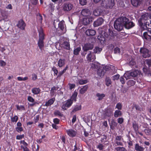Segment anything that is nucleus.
<instances>
[{"label": "nucleus", "mask_w": 151, "mask_h": 151, "mask_svg": "<svg viewBox=\"0 0 151 151\" xmlns=\"http://www.w3.org/2000/svg\"><path fill=\"white\" fill-rule=\"evenodd\" d=\"M39 34V40L37 42V45L40 49L41 50L44 47V40L45 39V34L42 27L38 29Z\"/></svg>", "instance_id": "obj_1"}, {"label": "nucleus", "mask_w": 151, "mask_h": 151, "mask_svg": "<svg viewBox=\"0 0 151 151\" xmlns=\"http://www.w3.org/2000/svg\"><path fill=\"white\" fill-rule=\"evenodd\" d=\"M124 17H121L118 18L114 22V26L115 29L118 31L122 30L124 26L123 21L125 19Z\"/></svg>", "instance_id": "obj_2"}, {"label": "nucleus", "mask_w": 151, "mask_h": 151, "mask_svg": "<svg viewBox=\"0 0 151 151\" xmlns=\"http://www.w3.org/2000/svg\"><path fill=\"white\" fill-rule=\"evenodd\" d=\"M53 25L56 30V31L54 33L56 34V32L59 31L58 29H60L61 30L65 32L66 31V29H65V25L64 22L61 21L58 22V21L55 20L53 23Z\"/></svg>", "instance_id": "obj_3"}, {"label": "nucleus", "mask_w": 151, "mask_h": 151, "mask_svg": "<svg viewBox=\"0 0 151 151\" xmlns=\"http://www.w3.org/2000/svg\"><path fill=\"white\" fill-rule=\"evenodd\" d=\"M114 0H104L101 3L102 6L106 9H112L115 5Z\"/></svg>", "instance_id": "obj_4"}, {"label": "nucleus", "mask_w": 151, "mask_h": 151, "mask_svg": "<svg viewBox=\"0 0 151 151\" xmlns=\"http://www.w3.org/2000/svg\"><path fill=\"white\" fill-rule=\"evenodd\" d=\"M149 17L148 14L145 13L142 15L140 19L138 20V23L140 27L144 25V24H146L147 23V20Z\"/></svg>", "instance_id": "obj_5"}, {"label": "nucleus", "mask_w": 151, "mask_h": 151, "mask_svg": "<svg viewBox=\"0 0 151 151\" xmlns=\"http://www.w3.org/2000/svg\"><path fill=\"white\" fill-rule=\"evenodd\" d=\"M125 19L123 21L124 26L127 29H130L134 26L135 24L133 22L129 21V19L126 17H124Z\"/></svg>", "instance_id": "obj_6"}, {"label": "nucleus", "mask_w": 151, "mask_h": 151, "mask_svg": "<svg viewBox=\"0 0 151 151\" xmlns=\"http://www.w3.org/2000/svg\"><path fill=\"white\" fill-rule=\"evenodd\" d=\"M62 9L65 12H68L71 10L73 7L72 4L69 2L64 3L62 6Z\"/></svg>", "instance_id": "obj_7"}, {"label": "nucleus", "mask_w": 151, "mask_h": 151, "mask_svg": "<svg viewBox=\"0 0 151 151\" xmlns=\"http://www.w3.org/2000/svg\"><path fill=\"white\" fill-rule=\"evenodd\" d=\"M86 58L87 61L89 62H93L96 59L95 55L93 52L91 51H89L88 52Z\"/></svg>", "instance_id": "obj_8"}, {"label": "nucleus", "mask_w": 151, "mask_h": 151, "mask_svg": "<svg viewBox=\"0 0 151 151\" xmlns=\"http://www.w3.org/2000/svg\"><path fill=\"white\" fill-rule=\"evenodd\" d=\"M108 33L105 32L104 31H101V34L103 37H104L106 38H111V37L114 35L113 32L110 29L108 30Z\"/></svg>", "instance_id": "obj_9"}, {"label": "nucleus", "mask_w": 151, "mask_h": 151, "mask_svg": "<svg viewBox=\"0 0 151 151\" xmlns=\"http://www.w3.org/2000/svg\"><path fill=\"white\" fill-rule=\"evenodd\" d=\"M140 52L144 58L149 57L150 56L149 50L145 48H141L140 50Z\"/></svg>", "instance_id": "obj_10"}, {"label": "nucleus", "mask_w": 151, "mask_h": 151, "mask_svg": "<svg viewBox=\"0 0 151 151\" xmlns=\"http://www.w3.org/2000/svg\"><path fill=\"white\" fill-rule=\"evenodd\" d=\"M93 45L91 43H87L84 44L82 47L84 51H87L88 50H92L93 48Z\"/></svg>", "instance_id": "obj_11"}, {"label": "nucleus", "mask_w": 151, "mask_h": 151, "mask_svg": "<svg viewBox=\"0 0 151 151\" xmlns=\"http://www.w3.org/2000/svg\"><path fill=\"white\" fill-rule=\"evenodd\" d=\"M113 109L110 107H108L105 110L104 114L105 116L110 117L113 115Z\"/></svg>", "instance_id": "obj_12"}, {"label": "nucleus", "mask_w": 151, "mask_h": 151, "mask_svg": "<svg viewBox=\"0 0 151 151\" xmlns=\"http://www.w3.org/2000/svg\"><path fill=\"white\" fill-rule=\"evenodd\" d=\"M92 22V18L91 17H86L83 18L82 24L84 25H86Z\"/></svg>", "instance_id": "obj_13"}, {"label": "nucleus", "mask_w": 151, "mask_h": 151, "mask_svg": "<svg viewBox=\"0 0 151 151\" xmlns=\"http://www.w3.org/2000/svg\"><path fill=\"white\" fill-rule=\"evenodd\" d=\"M17 25L20 29L24 30L25 29L26 24L23 19H20L18 21Z\"/></svg>", "instance_id": "obj_14"}, {"label": "nucleus", "mask_w": 151, "mask_h": 151, "mask_svg": "<svg viewBox=\"0 0 151 151\" xmlns=\"http://www.w3.org/2000/svg\"><path fill=\"white\" fill-rule=\"evenodd\" d=\"M66 132L69 137H75L77 134L76 132L72 129L66 130Z\"/></svg>", "instance_id": "obj_15"}, {"label": "nucleus", "mask_w": 151, "mask_h": 151, "mask_svg": "<svg viewBox=\"0 0 151 151\" xmlns=\"http://www.w3.org/2000/svg\"><path fill=\"white\" fill-rule=\"evenodd\" d=\"M103 22V19L101 17H99L94 22L93 25L95 27H98L101 25Z\"/></svg>", "instance_id": "obj_16"}, {"label": "nucleus", "mask_w": 151, "mask_h": 151, "mask_svg": "<svg viewBox=\"0 0 151 151\" xmlns=\"http://www.w3.org/2000/svg\"><path fill=\"white\" fill-rule=\"evenodd\" d=\"M27 100L29 102L32 103V104L28 103L29 106H30L33 107L37 104L36 102H35V99L31 96H28Z\"/></svg>", "instance_id": "obj_17"}, {"label": "nucleus", "mask_w": 151, "mask_h": 151, "mask_svg": "<svg viewBox=\"0 0 151 151\" xmlns=\"http://www.w3.org/2000/svg\"><path fill=\"white\" fill-rule=\"evenodd\" d=\"M81 14L83 16L88 17L91 14L90 10L86 9H83L82 10Z\"/></svg>", "instance_id": "obj_18"}, {"label": "nucleus", "mask_w": 151, "mask_h": 151, "mask_svg": "<svg viewBox=\"0 0 151 151\" xmlns=\"http://www.w3.org/2000/svg\"><path fill=\"white\" fill-rule=\"evenodd\" d=\"M140 28L142 31H143L147 29L148 30H149V29L151 30V23H149V22H148L147 23H146V24H144L143 26L140 27Z\"/></svg>", "instance_id": "obj_19"}, {"label": "nucleus", "mask_w": 151, "mask_h": 151, "mask_svg": "<svg viewBox=\"0 0 151 151\" xmlns=\"http://www.w3.org/2000/svg\"><path fill=\"white\" fill-rule=\"evenodd\" d=\"M86 35L88 36H94L96 33V31L93 29H88L86 31Z\"/></svg>", "instance_id": "obj_20"}, {"label": "nucleus", "mask_w": 151, "mask_h": 151, "mask_svg": "<svg viewBox=\"0 0 151 151\" xmlns=\"http://www.w3.org/2000/svg\"><path fill=\"white\" fill-rule=\"evenodd\" d=\"M55 101V98H52L47 101L44 106H48L52 104Z\"/></svg>", "instance_id": "obj_21"}, {"label": "nucleus", "mask_w": 151, "mask_h": 151, "mask_svg": "<svg viewBox=\"0 0 151 151\" xmlns=\"http://www.w3.org/2000/svg\"><path fill=\"white\" fill-rule=\"evenodd\" d=\"M134 149L136 151H144L145 148L140 145L138 143H136L135 144Z\"/></svg>", "instance_id": "obj_22"}, {"label": "nucleus", "mask_w": 151, "mask_h": 151, "mask_svg": "<svg viewBox=\"0 0 151 151\" xmlns=\"http://www.w3.org/2000/svg\"><path fill=\"white\" fill-rule=\"evenodd\" d=\"M65 64V60L64 59L60 58L59 59L58 62V66L61 68L64 66Z\"/></svg>", "instance_id": "obj_23"}, {"label": "nucleus", "mask_w": 151, "mask_h": 151, "mask_svg": "<svg viewBox=\"0 0 151 151\" xmlns=\"http://www.w3.org/2000/svg\"><path fill=\"white\" fill-rule=\"evenodd\" d=\"M132 4L135 6H137L141 4V0H131Z\"/></svg>", "instance_id": "obj_24"}, {"label": "nucleus", "mask_w": 151, "mask_h": 151, "mask_svg": "<svg viewBox=\"0 0 151 151\" xmlns=\"http://www.w3.org/2000/svg\"><path fill=\"white\" fill-rule=\"evenodd\" d=\"M131 73L132 72L131 71H127L124 74L123 76L126 80L131 78L132 77Z\"/></svg>", "instance_id": "obj_25"}, {"label": "nucleus", "mask_w": 151, "mask_h": 151, "mask_svg": "<svg viewBox=\"0 0 151 151\" xmlns=\"http://www.w3.org/2000/svg\"><path fill=\"white\" fill-rule=\"evenodd\" d=\"M88 88V86L87 85L83 86V87L79 90L80 93L81 94H84L87 91Z\"/></svg>", "instance_id": "obj_26"}, {"label": "nucleus", "mask_w": 151, "mask_h": 151, "mask_svg": "<svg viewBox=\"0 0 151 151\" xmlns=\"http://www.w3.org/2000/svg\"><path fill=\"white\" fill-rule=\"evenodd\" d=\"M63 48L67 50L70 49V44L69 42L67 41L64 42L63 44Z\"/></svg>", "instance_id": "obj_27"}, {"label": "nucleus", "mask_w": 151, "mask_h": 151, "mask_svg": "<svg viewBox=\"0 0 151 151\" xmlns=\"http://www.w3.org/2000/svg\"><path fill=\"white\" fill-rule=\"evenodd\" d=\"M40 91L41 90L39 88H34L32 90V93L35 95H37L39 94Z\"/></svg>", "instance_id": "obj_28"}, {"label": "nucleus", "mask_w": 151, "mask_h": 151, "mask_svg": "<svg viewBox=\"0 0 151 151\" xmlns=\"http://www.w3.org/2000/svg\"><path fill=\"white\" fill-rule=\"evenodd\" d=\"M148 34L147 32H144L143 34V38L146 40L151 39V31H150Z\"/></svg>", "instance_id": "obj_29"}, {"label": "nucleus", "mask_w": 151, "mask_h": 151, "mask_svg": "<svg viewBox=\"0 0 151 151\" xmlns=\"http://www.w3.org/2000/svg\"><path fill=\"white\" fill-rule=\"evenodd\" d=\"M105 84L107 86H109L111 84L112 82L109 77H106L105 79Z\"/></svg>", "instance_id": "obj_30"}, {"label": "nucleus", "mask_w": 151, "mask_h": 151, "mask_svg": "<svg viewBox=\"0 0 151 151\" xmlns=\"http://www.w3.org/2000/svg\"><path fill=\"white\" fill-rule=\"evenodd\" d=\"M122 115V111L120 110H116L114 114V116L115 117L117 118L121 116Z\"/></svg>", "instance_id": "obj_31"}, {"label": "nucleus", "mask_w": 151, "mask_h": 151, "mask_svg": "<svg viewBox=\"0 0 151 151\" xmlns=\"http://www.w3.org/2000/svg\"><path fill=\"white\" fill-rule=\"evenodd\" d=\"M98 38L100 41L101 43L102 44L104 43L106 39V38L102 36V34H101L100 35L98 36Z\"/></svg>", "instance_id": "obj_32"}, {"label": "nucleus", "mask_w": 151, "mask_h": 151, "mask_svg": "<svg viewBox=\"0 0 151 151\" xmlns=\"http://www.w3.org/2000/svg\"><path fill=\"white\" fill-rule=\"evenodd\" d=\"M96 97H98L97 99L99 101L102 100L105 96V95L104 93H96Z\"/></svg>", "instance_id": "obj_33"}, {"label": "nucleus", "mask_w": 151, "mask_h": 151, "mask_svg": "<svg viewBox=\"0 0 151 151\" xmlns=\"http://www.w3.org/2000/svg\"><path fill=\"white\" fill-rule=\"evenodd\" d=\"M105 73L104 70L103 69H99L98 70L97 74L99 76L101 77L104 75Z\"/></svg>", "instance_id": "obj_34"}, {"label": "nucleus", "mask_w": 151, "mask_h": 151, "mask_svg": "<svg viewBox=\"0 0 151 151\" xmlns=\"http://www.w3.org/2000/svg\"><path fill=\"white\" fill-rule=\"evenodd\" d=\"M78 94L77 92L74 91L73 93L71 96V99H70L72 101H76V97Z\"/></svg>", "instance_id": "obj_35"}, {"label": "nucleus", "mask_w": 151, "mask_h": 151, "mask_svg": "<svg viewBox=\"0 0 151 151\" xmlns=\"http://www.w3.org/2000/svg\"><path fill=\"white\" fill-rule=\"evenodd\" d=\"M131 72L132 77H135L137 76L139 73V71L137 70L131 71Z\"/></svg>", "instance_id": "obj_36"}, {"label": "nucleus", "mask_w": 151, "mask_h": 151, "mask_svg": "<svg viewBox=\"0 0 151 151\" xmlns=\"http://www.w3.org/2000/svg\"><path fill=\"white\" fill-rule=\"evenodd\" d=\"M81 107L82 106L81 105H76L74 107L72 110V112H75L76 111L81 110Z\"/></svg>", "instance_id": "obj_37"}, {"label": "nucleus", "mask_w": 151, "mask_h": 151, "mask_svg": "<svg viewBox=\"0 0 151 151\" xmlns=\"http://www.w3.org/2000/svg\"><path fill=\"white\" fill-rule=\"evenodd\" d=\"M102 49L98 47H96L93 49V52L95 53L99 54L102 50Z\"/></svg>", "instance_id": "obj_38"}, {"label": "nucleus", "mask_w": 151, "mask_h": 151, "mask_svg": "<svg viewBox=\"0 0 151 151\" xmlns=\"http://www.w3.org/2000/svg\"><path fill=\"white\" fill-rule=\"evenodd\" d=\"M132 126L134 131L137 132L139 129L138 124L135 122H134L132 123Z\"/></svg>", "instance_id": "obj_39"}, {"label": "nucleus", "mask_w": 151, "mask_h": 151, "mask_svg": "<svg viewBox=\"0 0 151 151\" xmlns=\"http://www.w3.org/2000/svg\"><path fill=\"white\" fill-rule=\"evenodd\" d=\"M54 114L55 116L63 117V114L58 110H55L54 112Z\"/></svg>", "instance_id": "obj_40"}, {"label": "nucleus", "mask_w": 151, "mask_h": 151, "mask_svg": "<svg viewBox=\"0 0 151 151\" xmlns=\"http://www.w3.org/2000/svg\"><path fill=\"white\" fill-rule=\"evenodd\" d=\"M81 49V47H78L75 49L73 51V54L75 55H78Z\"/></svg>", "instance_id": "obj_41"}, {"label": "nucleus", "mask_w": 151, "mask_h": 151, "mask_svg": "<svg viewBox=\"0 0 151 151\" xmlns=\"http://www.w3.org/2000/svg\"><path fill=\"white\" fill-rule=\"evenodd\" d=\"M135 81L132 80H130L127 82V84L129 86H134L135 83Z\"/></svg>", "instance_id": "obj_42"}, {"label": "nucleus", "mask_w": 151, "mask_h": 151, "mask_svg": "<svg viewBox=\"0 0 151 151\" xmlns=\"http://www.w3.org/2000/svg\"><path fill=\"white\" fill-rule=\"evenodd\" d=\"M73 101L70 99H68L67 102L65 103L67 108H69L70 106L73 104Z\"/></svg>", "instance_id": "obj_43"}, {"label": "nucleus", "mask_w": 151, "mask_h": 151, "mask_svg": "<svg viewBox=\"0 0 151 151\" xmlns=\"http://www.w3.org/2000/svg\"><path fill=\"white\" fill-rule=\"evenodd\" d=\"M107 136L105 135H103L101 137L100 141L101 142H104V143L106 142H107Z\"/></svg>", "instance_id": "obj_44"}, {"label": "nucleus", "mask_w": 151, "mask_h": 151, "mask_svg": "<svg viewBox=\"0 0 151 151\" xmlns=\"http://www.w3.org/2000/svg\"><path fill=\"white\" fill-rule=\"evenodd\" d=\"M116 151H127V150L123 147H117L115 148Z\"/></svg>", "instance_id": "obj_45"}, {"label": "nucleus", "mask_w": 151, "mask_h": 151, "mask_svg": "<svg viewBox=\"0 0 151 151\" xmlns=\"http://www.w3.org/2000/svg\"><path fill=\"white\" fill-rule=\"evenodd\" d=\"M78 82L79 84L83 85L86 83H87V81L86 80L81 79L78 80Z\"/></svg>", "instance_id": "obj_46"}, {"label": "nucleus", "mask_w": 151, "mask_h": 151, "mask_svg": "<svg viewBox=\"0 0 151 151\" xmlns=\"http://www.w3.org/2000/svg\"><path fill=\"white\" fill-rule=\"evenodd\" d=\"M16 107L17 109L19 110H25L24 106L23 105L19 106V105H16Z\"/></svg>", "instance_id": "obj_47"}, {"label": "nucleus", "mask_w": 151, "mask_h": 151, "mask_svg": "<svg viewBox=\"0 0 151 151\" xmlns=\"http://www.w3.org/2000/svg\"><path fill=\"white\" fill-rule=\"evenodd\" d=\"M52 70L54 72V76H57L58 75V71L56 68L55 66H53L52 68Z\"/></svg>", "instance_id": "obj_48"}, {"label": "nucleus", "mask_w": 151, "mask_h": 151, "mask_svg": "<svg viewBox=\"0 0 151 151\" xmlns=\"http://www.w3.org/2000/svg\"><path fill=\"white\" fill-rule=\"evenodd\" d=\"M119 75L118 74H116L114 76H113L112 77V80L114 81H115V80H117L119 79Z\"/></svg>", "instance_id": "obj_49"}, {"label": "nucleus", "mask_w": 151, "mask_h": 151, "mask_svg": "<svg viewBox=\"0 0 151 151\" xmlns=\"http://www.w3.org/2000/svg\"><path fill=\"white\" fill-rule=\"evenodd\" d=\"M142 75H139L138 77L137 78L136 80L137 82L139 83H140L143 81V79L142 78Z\"/></svg>", "instance_id": "obj_50"}, {"label": "nucleus", "mask_w": 151, "mask_h": 151, "mask_svg": "<svg viewBox=\"0 0 151 151\" xmlns=\"http://www.w3.org/2000/svg\"><path fill=\"white\" fill-rule=\"evenodd\" d=\"M19 118L17 115H14V116L11 119V121L12 122H17Z\"/></svg>", "instance_id": "obj_51"}, {"label": "nucleus", "mask_w": 151, "mask_h": 151, "mask_svg": "<svg viewBox=\"0 0 151 151\" xmlns=\"http://www.w3.org/2000/svg\"><path fill=\"white\" fill-rule=\"evenodd\" d=\"M104 145L102 144L99 143L96 147V148L99 150H102L104 149Z\"/></svg>", "instance_id": "obj_52"}, {"label": "nucleus", "mask_w": 151, "mask_h": 151, "mask_svg": "<svg viewBox=\"0 0 151 151\" xmlns=\"http://www.w3.org/2000/svg\"><path fill=\"white\" fill-rule=\"evenodd\" d=\"M37 19L38 21H40L41 23L42 22V17L41 14H37Z\"/></svg>", "instance_id": "obj_53"}, {"label": "nucleus", "mask_w": 151, "mask_h": 151, "mask_svg": "<svg viewBox=\"0 0 151 151\" xmlns=\"http://www.w3.org/2000/svg\"><path fill=\"white\" fill-rule=\"evenodd\" d=\"M116 108L118 109V110H121L122 109V105L121 103H118L116 106Z\"/></svg>", "instance_id": "obj_54"}, {"label": "nucleus", "mask_w": 151, "mask_h": 151, "mask_svg": "<svg viewBox=\"0 0 151 151\" xmlns=\"http://www.w3.org/2000/svg\"><path fill=\"white\" fill-rule=\"evenodd\" d=\"M136 64V62L133 60H132L129 62V64L131 67H132Z\"/></svg>", "instance_id": "obj_55"}, {"label": "nucleus", "mask_w": 151, "mask_h": 151, "mask_svg": "<svg viewBox=\"0 0 151 151\" xmlns=\"http://www.w3.org/2000/svg\"><path fill=\"white\" fill-rule=\"evenodd\" d=\"M144 132L147 135H149L151 133V129H145Z\"/></svg>", "instance_id": "obj_56"}, {"label": "nucleus", "mask_w": 151, "mask_h": 151, "mask_svg": "<svg viewBox=\"0 0 151 151\" xmlns=\"http://www.w3.org/2000/svg\"><path fill=\"white\" fill-rule=\"evenodd\" d=\"M60 138L62 142L63 143L64 145L65 143L66 138L65 136L62 135L60 136Z\"/></svg>", "instance_id": "obj_57"}, {"label": "nucleus", "mask_w": 151, "mask_h": 151, "mask_svg": "<svg viewBox=\"0 0 151 151\" xmlns=\"http://www.w3.org/2000/svg\"><path fill=\"white\" fill-rule=\"evenodd\" d=\"M117 121L119 124H121L124 122V119L122 117L119 118L117 119Z\"/></svg>", "instance_id": "obj_58"}, {"label": "nucleus", "mask_w": 151, "mask_h": 151, "mask_svg": "<svg viewBox=\"0 0 151 151\" xmlns=\"http://www.w3.org/2000/svg\"><path fill=\"white\" fill-rule=\"evenodd\" d=\"M55 6L52 3H51L49 5V9H50L51 12L54 11L55 9Z\"/></svg>", "instance_id": "obj_59"}, {"label": "nucleus", "mask_w": 151, "mask_h": 151, "mask_svg": "<svg viewBox=\"0 0 151 151\" xmlns=\"http://www.w3.org/2000/svg\"><path fill=\"white\" fill-rule=\"evenodd\" d=\"M40 115H36L34 118L35 123V124L39 121L40 119Z\"/></svg>", "instance_id": "obj_60"}, {"label": "nucleus", "mask_w": 151, "mask_h": 151, "mask_svg": "<svg viewBox=\"0 0 151 151\" xmlns=\"http://www.w3.org/2000/svg\"><path fill=\"white\" fill-rule=\"evenodd\" d=\"M145 63L149 67L151 66V60L147 59L145 61Z\"/></svg>", "instance_id": "obj_61"}, {"label": "nucleus", "mask_w": 151, "mask_h": 151, "mask_svg": "<svg viewBox=\"0 0 151 151\" xmlns=\"http://www.w3.org/2000/svg\"><path fill=\"white\" fill-rule=\"evenodd\" d=\"M114 52L115 54L120 52V49L118 47H116L114 49Z\"/></svg>", "instance_id": "obj_62"}, {"label": "nucleus", "mask_w": 151, "mask_h": 151, "mask_svg": "<svg viewBox=\"0 0 151 151\" xmlns=\"http://www.w3.org/2000/svg\"><path fill=\"white\" fill-rule=\"evenodd\" d=\"M32 79L33 81H35L37 79V76L36 74L35 73H33L32 75Z\"/></svg>", "instance_id": "obj_63"}, {"label": "nucleus", "mask_w": 151, "mask_h": 151, "mask_svg": "<svg viewBox=\"0 0 151 151\" xmlns=\"http://www.w3.org/2000/svg\"><path fill=\"white\" fill-rule=\"evenodd\" d=\"M80 3L82 5H84L87 3L86 0H79Z\"/></svg>", "instance_id": "obj_64"}]
</instances>
